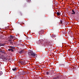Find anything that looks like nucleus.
Masks as SVG:
<instances>
[{
  "instance_id": "obj_13",
  "label": "nucleus",
  "mask_w": 79,
  "mask_h": 79,
  "mask_svg": "<svg viewBox=\"0 0 79 79\" xmlns=\"http://www.w3.org/2000/svg\"><path fill=\"white\" fill-rule=\"evenodd\" d=\"M50 73V71H49L48 72H46V74L47 75H49V73Z\"/></svg>"
},
{
  "instance_id": "obj_7",
  "label": "nucleus",
  "mask_w": 79,
  "mask_h": 79,
  "mask_svg": "<svg viewBox=\"0 0 79 79\" xmlns=\"http://www.w3.org/2000/svg\"><path fill=\"white\" fill-rule=\"evenodd\" d=\"M33 52V51H30L28 52V54L30 55H31V53H32Z\"/></svg>"
},
{
  "instance_id": "obj_16",
  "label": "nucleus",
  "mask_w": 79,
  "mask_h": 79,
  "mask_svg": "<svg viewBox=\"0 0 79 79\" xmlns=\"http://www.w3.org/2000/svg\"><path fill=\"white\" fill-rule=\"evenodd\" d=\"M3 74V73L2 71H0V76Z\"/></svg>"
},
{
  "instance_id": "obj_19",
  "label": "nucleus",
  "mask_w": 79,
  "mask_h": 79,
  "mask_svg": "<svg viewBox=\"0 0 79 79\" xmlns=\"http://www.w3.org/2000/svg\"><path fill=\"white\" fill-rule=\"evenodd\" d=\"M60 23L61 24H63V22L62 21V20H60Z\"/></svg>"
},
{
  "instance_id": "obj_4",
  "label": "nucleus",
  "mask_w": 79,
  "mask_h": 79,
  "mask_svg": "<svg viewBox=\"0 0 79 79\" xmlns=\"http://www.w3.org/2000/svg\"><path fill=\"white\" fill-rule=\"evenodd\" d=\"M43 41H42V40H39L38 42H37L36 43L37 44L39 45V44H43Z\"/></svg>"
},
{
  "instance_id": "obj_9",
  "label": "nucleus",
  "mask_w": 79,
  "mask_h": 79,
  "mask_svg": "<svg viewBox=\"0 0 79 79\" xmlns=\"http://www.w3.org/2000/svg\"><path fill=\"white\" fill-rule=\"evenodd\" d=\"M52 37H53L54 38H55L56 37V35L52 34Z\"/></svg>"
},
{
  "instance_id": "obj_14",
  "label": "nucleus",
  "mask_w": 79,
  "mask_h": 79,
  "mask_svg": "<svg viewBox=\"0 0 79 79\" xmlns=\"http://www.w3.org/2000/svg\"><path fill=\"white\" fill-rule=\"evenodd\" d=\"M12 70L14 71H16V68H13L12 69Z\"/></svg>"
},
{
  "instance_id": "obj_18",
  "label": "nucleus",
  "mask_w": 79,
  "mask_h": 79,
  "mask_svg": "<svg viewBox=\"0 0 79 79\" xmlns=\"http://www.w3.org/2000/svg\"><path fill=\"white\" fill-rule=\"evenodd\" d=\"M24 63V62L23 61H21V64H23Z\"/></svg>"
},
{
  "instance_id": "obj_10",
  "label": "nucleus",
  "mask_w": 79,
  "mask_h": 79,
  "mask_svg": "<svg viewBox=\"0 0 79 79\" xmlns=\"http://www.w3.org/2000/svg\"><path fill=\"white\" fill-rule=\"evenodd\" d=\"M3 59L5 60V61H6V60H8V58L5 57H4Z\"/></svg>"
},
{
  "instance_id": "obj_23",
  "label": "nucleus",
  "mask_w": 79,
  "mask_h": 79,
  "mask_svg": "<svg viewBox=\"0 0 79 79\" xmlns=\"http://www.w3.org/2000/svg\"><path fill=\"white\" fill-rule=\"evenodd\" d=\"M61 65L62 66H64V64H61Z\"/></svg>"
},
{
  "instance_id": "obj_3",
  "label": "nucleus",
  "mask_w": 79,
  "mask_h": 79,
  "mask_svg": "<svg viewBox=\"0 0 79 79\" xmlns=\"http://www.w3.org/2000/svg\"><path fill=\"white\" fill-rule=\"evenodd\" d=\"M31 56H33V58H35V57L37 58V54H35L33 52L31 54Z\"/></svg>"
},
{
  "instance_id": "obj_8",
  "label": "nucleus",
  "mask_w": 79,
  "mask_h": 79,
  "mask_svg": "<svg viewBox=\"0 0 79 79\" xmlns=\"http://www.w3.org/2000/svg\"><path fill=\"white\" fill-rule=\"evenodd\" d=\"M10 39H13L15 38V36H13L12 35H10Z\"/></svg>"
},
{
  "instance_id": "obj_2",
  "label": "nucleus",
  "mask_w": 79,
  "mask_h": 79,
  "mask_svg": "<svg viewBox=\"0 0 79 79\" xmlns=\"http://www.w3.org/2000/svg\"><path fill=\"white\" fill-rule=\"evenodd\" d=\"M72 13L71 14V15H75V12L76 11L77 12V13H78L79 15V12L77 10H76L75 11L73 9H72Z\"/></svg>"
},
{
  "instance_id": "obj_17",
  "label": "nucleus",
  "mask_w": 79,
  "mask_h": 79,
  "mask_svg": "<svg viewBox=\"0 0 79 79\" xmlns=\"http://www.w3.org/2000/svg\"><path fill=\"white\" fill-rule=\"evenodd\" d=\"M21 46H22V47H24V46H25V44H22Z\"/></svg>"
},
{
  "instance_id": "obj_5",
  "label": "nucleus",
  "mask_w": 79,
  "mask_h": 79,
  "mask_svg": "<svg viewBox=\"0 0 79 79\" xmlns=\"http://www.w3.org/2000/svg\"><path fill=\"white\" fill-rule=\"evenodd\" d=\"M10 43V45H13V42L12 41V40H9Z\"/></svg>"
},
{
  "instance_id": "obj_1",
  "label": "nucleus",
  "mask_w": 79,
  "mask_h": 79,
  "mask_svg": "<svg viewBox=\"0 0 79 79\" xmlns=\"http://www.w3.org/2000/svg\"><path fill=\"white\" fill-rule=\"evenodd\" d=\"M18 73L19 74V75H20V74L22 75V74H23V73H25L26 74V72H24L23 70L20 69L19 70V71L18 72Z\"/></svg>"
},
{
  "instance_id": "obj_22",
  "label": "nucleus",
  "mask_w": 79,
  "mask_h": 79,
  "mask_svg": "<svg viewBox=\"0 0 79 79\" xmlns=\"http://www.w3.org/2000/svg\"><path fill=\"white\" fill-rule=\"evenodd\" d=\"M71 32V31H69L68 32L69 34Z\"/></svg>"
},
{
  "instance_id": "obj_6",
  "label": "nucleus",
  "mask_w": 79,
  "mask_h": 79,
  "mask_svg": "<svg viewBox=\"0 0 79 79\" xmlns=\"http://www.w3.org/2000/svg\"><path fill=\"white\" fill-rule=\"evenodd\" d=\"M24 50H21V51H20L19 52V53L20 54H23V53H24Z\"/></svg>"
},
{
  "instance_id": "obj_21",
  "label": "nucleus",
  "mask_w": 79,
  "mask_h": 79,
  "mask_svg": "<svg viewBox=\"0 0 79 79\" xmlns=\"http://www.w3.org/2000/svg\"><path fill=\"white\" fill-rule=\"evenodd\" d=\"M19 15H20L21 16H22V13H21V12L19 13Z\"/></svg>"
},
{
  "instance_id": "obj_12",
  "label": "nucleus",
  "mask_w": 79,
  "mask_h": 79,
  "mask_svg": "<svg viewBox=\"0 0 79 79\" xmlns=\"http://www.w3.org/2000/svg\"><path fill=\"white\" fill-rule=\"evenodd\" d=\"M8 51H10V52H13V48L9 49L8 50Z\"/></svg>"
},
{
  "instance_id": "obj_24",
  "label": "nucleus",
  "mask_w": 79,
  "mask_h": 79,
  "mask_svg": "<svg viewBox=\"0 0 79 79\" xmlns=\"http://www.w3.org/2000/svg\"><path fill=\"white\" fill-rule=\"evenodd\" d=\"M21 61H19V63H21Z\"/></svg>"
},
{
  "instance_id": "obj_20",
  "label": "nucleus",
  "mask_w": 79,
  "mask_h": 79,
  "mask_svg": "<svg viewBox=\"0 0 79 79\" xmlns=\"http://www.w3.org/2000/svg\"><path fill=\"white\" fill-rule=\"evenodd\" d=\"M10 47H11V48H14V47L12 46H10Z\"/></svg>"
},
{
  "instance_id": "obj_15",
  "label": "nucleus",
  "mask_w": 79,
  "mask_h": 79,
  "mask_svg": "<svg viewBox=\"0 0 79 79\" xmlns=\"http://www.w3.org/2000/svg\"><path fill=\"white\" fill-rule=\"evenodd\" d=\"M56 14H57V16H60V13L59 12H57L56 13Z\"/></svg>"
},
{
  "instance_id": "obj_11",
  "label": "nucleus",
  "mask_w": 79,
  "mask_h": 79,
  "mask_svg": "<svg viewBox=\"0 0 79 79\" xmlns=\"http://www.w3.org/2000/svg\"><path fill=\"white\" fill-rule=\"evenodd\" d=\"M0 52H1V53H4V50L3 49H0Z\"/></svg>"
}]
</instances>
